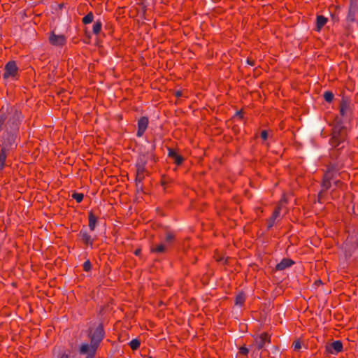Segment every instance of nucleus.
Instances as JSON below:
<instances>
[{"label": "nucleus", "mask_w": 358, "mask_h": 358, "mask_svg": "<svg viewBox=\"0 0 358 358\" xmlns=\"http://www.w3.org/2000/svg\"><path fill=\"white\" fill-rule=\"evenodd\" d=\"M22 118L21 113L15 108H11L6 115H0V131L5 129L1 143L0 170L3 169L10 152L17 146V132Z\"/></svg>", "instance_id": "obj_1"}, {"label": "nucleus", "mask_w": 358, "mask_h": 358, "mask_svg": "<svg viewBox=\"0 0 358 358\" xmlns=\"http://www.w3.org/2000/svg\"><path fill=\"white\" fill-rule=\"evenodd\" d=\"M346 137V130L341 124H336L333 129L332 136L330 140V144L334 148L338 149L344 147Z\"/></svg>", "instance_id": "obj_2"}, {"label": "nucleus", "mask_w": 358, "mask_h": 358, "mask_svg": "<svg viewBox=\"0 0 358 358\" xmlns=\"http://www.w3.org/2000/svg\"><path fill=\"white\" fill-rule=\"evenodd\" d=\"M103 329L101 324H99L94 331H90V338L92 343H94L96 346L99 344L103 338Z\"/></svg>", "instance_id": "obj_3"}, {"label": "nucleus", "mask_w": 358, "mask_h": 358, "mask_svg": "<svg viewBox=\"0 0 358 358\" xmlns=\"http://www.w3.org/2000/svg\"><path fill=\"white\" fill-rule=\"evenodd\" d=\"M173 234L169 232L166 234V238L163 243L157 245L156 247L152 248V251L154 252L162 253L166 251L168 245L173 240Z\"/></svg>", "instance_id": "obj_4"}, {"label": "nucleus", "mask_w": 358, "mask_h": 358, "mask_svg": "<svg viewBox=\"0 0 358 358\" xmlns=\"http://www.w3.org/2000/svg\"><path fill=\"white\" fill-rule=\"evenodd\" d=\"M5 72L3 73L4 78H14L17 73V67L15 62L11 61L5 66Z\"/></svg>", "instance_id": "obj_5"}, {"label": "nucleus", "mask_w": 358, "mask_h": 358, "mask_svg": "<svg viewBox=\"0 0 358 358\" xmlns=\"http://www.w3.org/2000/svg\"><path fill=\"white\" fill-rule=\"evenodd\" d=\"M285 203H286L285 199L282 198L280 200L279 205L278 206V207L275 208V210L273 213V215L268 221V228L272 227L273 225L274 224L275 220L280 217V212L282 211L283 205Z\"/></svg>", "instance_id": "obj_6"}, {"label": "nucleus", "mask_w": 358, "mask_h": 358, "mask_svg": "<svg viewBox=\"0 0 358 358\" xmlns=\"http://www.w3.org/2000/svg\"><path fill=\"white\" fill-rule=\"evenodd\" d=\"M343 350V344L340 341H336L326 346V350L330 354H337Z\"/></svg>", "instance_id": "obj_7"}, {"label": "nucleus", "mask_w": 358, "mask_h": 358, "mask_svg": "<svg viewBox=\"0 0 358 358\" xmlns=\"http://www.w3.org/2000/svg\"><path fill=\"white\" fill-rule=\"evenodd\" d=\"M268 343H270V338L266 333L260 334L255 338V344L259 350L264 348L266 344Z\"/></svg>", "instance_id": "obj_8"}, {"label": "nucleus", "mask_w": 358, "mask_h": 358, "mask_svg": "<svg viewBox=\"0 0 358 358\" xmlns=\"http://www.w3.org/2000/svg\"><path fill=\"white\" fill-rule=\"evenodd\" d=\"M97 346L94 343H90V345L87 343H83L80 348V352L81 354L85 355L87 354L88 355H94Z\"/></svg>", "instance_id": "obj_9"}, {"label": "nucleus", "mask_w": 358, "mask_h": 358, "mask_svg": "<svg viewBox=\"0 0 358 358\" xmlns=\"http://www.w3.org/2000/svg\"><path fill=\"white\" fill-rule=\"evenodd\" d=\"M148 125V119L145 117H142L138 122V131L137 136L141 137L143 135Z\"/></svg>", "instance_id": "obj_10"}, {"label": "nucleus", "mask_w": 358, "mask_h": 358, "mask_svg": "<svg viewBox=\"0 0 358 358\" xmlns=\"http://www.w3.org/2000/svg\"><path fill=\"white\" fill-rule=\"evenodd\" d=\"M50 42L54 45H62L65 43V38L62 35L52 34L49 38Z\"/></svg>", "instance_id": "obj_11"}, {"label": "nucleus", "mask_w": 358, "mask_h": 358, "mask_svg": "<svg viewBox=\"0 0 358 358\" xmlns=\"http://www.w3.org/2000/svg\"><path fill=\"white\" fill-rule=\"evenodd\" d=\"M331 174L330 172H327L324 176V180L322 182V191L327 190L331 187Z\"/></svg>", "instance_id": "obj_12"}, {"label": "nucleus", "mask_w": 358, "mask_h": 358, "mask_svg": "<svg viewBox=\"0 0 358 358\" xmlns=\"http://www.w3.org/2000/svg\"><path fill=\"white\" fill-rule=\"evenodd\" d=\"M80 236L85 244L92 245L93 240L86 230L82 229L80 232Z\"/></svg>", "instance_id": "obj_13"}, {"label": "nucleus", "mask_w": 358, "mask_h": 358, "mask_svg": "<svg viewBox=\"0 0 358 358\" xmlns=\"http://www.w3.org/2000/svg\"><path fill=\"white\" fill-rule=\"evenodd\" d=\"M294 262L289 259H283L279 264L276 265V269L282 271L289 266H291Z\"/></svg>", "instance_id": "obj_14"}, {"label": "nucleus", "mask_w": 358, "mask_h": 358, "mask_svg": "<svg viewBox=\"0 0 358 358\" xmlns=\"http://www.w3.org/2000/svg\"><path fill=\"white\" fill-rule=\"evenodd\" d=\"M327 19L322 15H319L317 17V30L320 29L327 23Z\"/></svg>", "instance_id": "obj_15"}, {"label": "nucleus", "mask_w": 358, "mask_h": 358, "mask_svg": "<svg viewBox=\"0 0 358 358\" xmlns=\"http://www.w3.org/2000/svg\"><path fill=\"white\" fill-rule=\"evenodd\" d=\"M96 221V217L92 213H90L89 215V227L91 231L94 229Z\"/></svg>", "instance_id": "obj_16"}, {"label": "nucleus", "mask_w": 358, "mask_h": 358, "mask_svg": "<svg viewBox=\"0 0 358 358\" xmlns=\"http://www.w3.org/2000/svg\"><path fill=\"white\" fill-rule=\"evenodd\" d=\"M145 167L143 164L137 166V179L141 180L144 178Z\"/></svg>", "instance_id": "obj_17"}, {"label": "nucleus", "mask_w": 358, "mask_h": 358, "mask_svg": "<svg viewBox=\"0 0 358 358\" xmlns=\"http://www.w3.org/2000/svg\"><path fill=\"white\" fill-rule=\"evenodd\" d=\"M101 28H102L101 22L99 20L96 21L93 25V33L96 35L99 34L101 31Z\"/></svg>", "instance_id": "obj_18"}, {"label": "nucleus", "mask_w": 358, "mask_h": 358, "mask_svg": "<svg viewBox=\"0 0 358 358\" xmlns=\"http://www.w3.org/2000/svg\"><path fill=\"white\" fill-rule=\"evenodd\" d=\"M93 13L92 12H90L83 18V22L85 24H90L93 21Z\"/></svg>", "instance_id": "obj_19"}, {"label": "nucleus", "mask_w": 358, "mask_h": 358, "mask_svg": "<svg viewBox=\"0 0 358 358\" xmlns=\"http://www.w3.org/2000/svg\"><path fill=\"white\" fill-rule=\"evenodd\" d=\"M245 298L243 293L238 294L236 297V304L239 306L243 305L245 301Z\"/></svg>", "instance_id": "obj_20"}, {"label": "nucleus", "mask_w": 358, "mask_h": 358, "mask_svg": "<svg viewBox=\"0 0 358 358\" xmlns=\"http://www.w3.org/2000/svg\"><path fill=\"white\" fill-rule=\"evenodd\" d=\"M129 346L132 350H136L140 346V341L137 339H133L130 341Z\"/></svg>", "instance_id": "obj_21"}, {"label": "nucleus", "mask_w": 358, "mask_h": 358, "mask_svg": "<svg viewBox=\"0 0 358 358\" xmlns=\"http://www.w3.org/2000/svg\"><path fill=\"white\" fill-rule=\"evenodd\" d=\"M324 98L326 101L331 102L333 100L334 94L330 92H325L324 94Z\"/></svg>", "instance_id": "obj_22"}, {"label": "nucleus", "mask_w": 358, "mask_h": 358, "mask_svg": "<svg viewBox=\"0 0 358 358\" xmlns=\"http://www.w3.org/2000/svg\"><path fill=\"white\" fill-rule=\"evenodd\" d=\"M72 197L78 202L80 203L83 199V194L80 193H74L72 195Z\"/></svg>", "instance_id": "obj_23"}, {"label": "nucleus", "mask_w": 358, "mask_h": 358, "mask_svg": "<svg viewBox=\"0 0 358 358\" xmlns=\"http://www.w3.org/2000/svg\"><path fill=\"white\" fill-rule=\"evenodd\" d=\"M249 352V349L247 348L245 346H242L239 349V353L241 355H243V356H247Z\"/></svg>", "instance_id": "obj_24"}, {"label": "nucleus", "mask_w": 358, "mask_h": 358, "mask_svg": "<svg viewBox=\"0 0 358 358\" xmlns=\"http://www.w3.org/2000/svg\"><path fill=\"white\" fill-rule=\"evenodd\" d=\"M173 159L177 165H180L183 161V158L178 154Z\"/></svg>", "instance_id": "obj_25"}, {"label": "nucleus", "mask_w": 358, "mask_h": 358, "mask_svg": "<svg viewBox=\"0 0 358 358\" xmlns=\"http://www.w3.org/2000/svg\"><path fill=\"white\" fill-rule=\"evenodd\" d=\"M173 159L177 165H180L183 161V158L178 154Z\"/></svg>", "instance_id": "obj_26"}, {"label": "nucleus", "mask_w": 358, "mask_h": 358, "mask_svg": "<svg viewBox=\"0 0 358 358\" xmlns=\"http://www.w3.org/2000/svg\"><path fill=\"white\" fill-rule=\"evenodd\" d=\"M91 268V263L89 260L85 262V263L83 264V268L85 271H90Z\"/></svg>", "instance_id": "obj_27"}, {"label": "nucleus", "mask_w": 358, "mask_h": 358, "mask_svg": "<svg viewBox=\"0 0 358 358\" xmlns=\"http://www.w3.org/2000/svg\"><path fill=\"white\" fill-rule=\"evenodd\" d=\"M293 346H294V349L295 350H299L301 348V343L299 341H295L293 343Z\"/></svg>", "instance_id": "obj_28"}, {"label": "nucleus", "mask_w": 358, "mask_h": 358, "mask_svg": "<svg viewBox=\"0 0 358 358\" xmlns=\"http://www.w3.org/2000/svg\"><path fill=\"white\" fill-rule=\"evenodd\" d=\"M177 155V152L173 149H169V156L172 159Z\"/></svg>", "instance_id": "obj_29"}, {"label": "nucleus", "mask_w": 358, "mask_h": 358, "mask_svg": "<svg viewBox=\"0 0 358 358\" xmlns=\"http://www.w3.org/2000/svg\"><path fill=\"white\" fill-rule=\"evenodd\" d=\"M261 137L263 140H266L268 138V132L265 130L262 131L261 133Z\"/></svg>", "instance_id": "obj_30"}, {"label": "nucleus", "mask_w": 358, "mask_h": 358, "mask_svg": "<svg viewBox=\"0 0 358 358\" xmlns=\"http://www.w3.org/2000/svg\"><path fill=\"white\" fill-rule=\"evenodd\" d=\"M340 112H341V115H345V108L342 107V108H341Z\"/></svg>", "instance_id": "obj_31"}, {"label": "nucleus", "mask_w": 358, "mask_h": 358, "mask_svg": "<svg viewBox=\"0 0 358 358\" xmlns=\"http://www.w3.org/2000/svg\"><path fill=\"white\" fill-rule=\"evenodd\" d=\"M176 95L178 97H179V96H182V93H181V92L178 91V92H176Z\"/></svg>", "instance_id": "obj_32"}, {"label": "nucleus", "mask_w": 358, "mask_h": 358, "mask_svg": "<svg viewBox=\"0 0 358 358\" xmlns=\"http://www.w3.org/2000/svg\"><path fill=\"white\" fill-rule=\"evenodd\" d=\"M60 358H69V357H68V355H66L64 354V355H62L61 356V357H60Z\"/></svg>", "instance_id": "obj_33"}, {"label": "nucleus", "mask_w": 358, "mask_h": 358, "mask_svg": "<svg viewBox=\"0 0 358 358\" xmlns=\"http://www.w3.org/2000/svg\"><path fill=\"white\" fill-rule=\"evenodd\" d=\"M248 63L250 65H251V66H252V65H253V63H252V62H251L249 59H248Z\"/></svg>", "instance_id": "obj_34"}, {"label": "nucleus", "mask_w": 358, "mask_h": 358, "mask_svg": "<svg viewBox=\"0 0 358 358\" xmlns=\"http://www.w3.org/2000/svg\"><path fill=\"white\" fill-rule=\"evenodd\" d=\"M87 358H94V355H88Z\"/></svg>", "instance_id": "obj_35"}, {"label": "nucleus", "mask_w": 358, "mask_h": 358, "mask_svg": "<svg viewBox=\"0 0 358 358\" xmlns=\"http://www.w3.org/2000/svg\"><path fill=\"white\" fill-rule=\"evenodd\" d=\"M333 182L335 183L336 185H337V183L338 182V180H334Z\"/></svg>", "instance_id": "obj_36"}, {"label": "nucleus", "mask_w": 358, "mask_h": 358, "mask_svg": "<svg viewBox=\"0 0 358 358\" xmlns=\"http://www.w3.org/2000/svg\"><path fill=\"white\" fill-rule=\"evenodd\" d=\"M135 254H136V255H138V254H139V251L136 250V252H135Z\"/></svg>", "instance_id": "obj_37"}, {"label": "nucleus", "mask_w": 358, "mask_h": 358, "mask_svg": "<svg viewBox=\"0 0 358 358\" xmlns=\"http://www.w3.org/2000/svg\"><path fill=\"white\" fill-rule=\"evenodd\" d=\"M237 115L241 116V112H238Z\"/></svg>", "instance_id": "obj_38"}, {"label": "nucleus", "mask_w": 358, "mask_h": 358, "mask_svg": "<svg viewBox=\"0 0 358 358\" xmlns=\"http://www.w3.org/2000/svg\"><path fill=\"white\" fill-rule=\"evenodd\" d=\"M149 358H152V357H149Z\"/></svg>", "instance_id": "obj_39"}]
</instances>
